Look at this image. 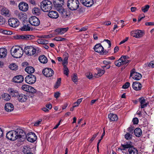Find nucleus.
Returning a JSON list of instances; mask_svg holds the SVG:
<instances>
[{
	"label": "nucleus",
	"instance_id": "30",
	"mask_svg": "<svg viewBox=\"0 0 154 154\" xmlns=\"http://www.w3.org/2000/svg\"><path fill=\"white\" fill-rule=\"evenodd\" d=\"M128 152L130 154H138L137 150L133 146L128 149Z\"/></svg>",
	"mask_w": 154,
	"mask_h": 154
},
{
	"label": "nucleus",
	"instance_id": "24",
	"mask_svg": "<svg viewBox=\"0 0 154 154\" xmlns=\"http://www.w3.org/2000/svg\"><path fill=\"white\" fill-rule=\"evenodd\" d=\"M7 54V49L4 48H0V58H3L5 57Z\"/></svg>",
	"mask_w": 154,
	"mask_h": 154
},
{
	"label": "nucleus",
	"instance_id": "23",
	"mask_svg": "<svg viewBox=\"0 0 154 154\" xmlns=\"http://www.w3.org/2000/svg\"><path fill=\"white\" fill-rule=\"evenodd\" d=\"M68 29V27L58 28L55 30V32H57V35H62L67 31Z\"/></svg>",
	"mask_w": 154,
	"mask_h": 154
},
{
	"label": "nucleus",
	"instance_id": "12",
	"mask_svg": "<svg viewBox=\"0 0 154 154\" xmlns=\"http://www.w3.org/2000/svg\"><path fill=\"white\" fill-rule=\"evenodd\" d=\"M42 73L45 76L50 77L53 75L54 72L53 70L51 68H45L43 70Z\"/></svg>",
	"mask_w": 154,
	"mask_h": 154
},
{
	"label": "nucleus",
	"instance_id": "44",
	"mask_svg": "<svg viewBox=\"0 0 154 154\" xmlns=\"http://www.w3.org/2000/svg\"><path fill=\"white\" fill-rule=\"evenodd\" d=\"M14 38L16 39H23V35H14Z\"/></svg>",
	"mask_w": 154,
	"mask_h": 154
},
{
	"label": "nucleus",
	"instance_id": "60",
	"mask_svg": "<svg viewBox=\"0 0 154 154\" xmlns=\"http://www.w3.org/2000/svg\"><path fill=\"white\" fill-rule=\"evenodd\" d=\"M146 26H152L154 25V22H148L145 23Z\"/></svg>",
	"mask_w": 154,
	"mask_h": 154
},
{
	"label": "nucleus",
	"instance_id": "5",
	"mask_svg": "<svg viewBox=\"0 0 154 154\" xmlns=\"http://www.w3.org/2000/svg\"><path fill=\"white\" fill-rule=\"evenodd\" d=\"M23 51L27 55L31 56L35 54L36 50L32 46H27L24 48Z\"/></svg>",
	"mask_w": 154,
	"mask_h": 154
},
{
	"label": "nucleus",
	"instance_id": "50",
	"mask_svg": "<svg viewBox=\"0 0 154 154\" xmlns=\"http://www.w3.org/2000/svg\"><path fill=\"white\" fill-rule=\"evenodd\" d=\"M146 65L147 66L149 67H154V61H152L149 63H148Z\"/></svg>",
	"mask_w": 154,
	"mask_h": 154
},
{
	"label": "nucleus",
	"instance_id": "40",
	"mask_svg": "<svg viewBox=\"0 0 154 154\" xmlns=\"http://www.w3.org/2000/svg\"><path fill=\"white\" fill-rule=\"evenodd\" d=\"M125 137L126 139L129 140L132 139V135L131 134L127 132L125 135Z\"/></svg>",
	"mask_w": 154,
	"mask_h": 154
},
{
	"label": "nucleus",
	"instance_id": "13",
	"mask_svg": "<svg viewBox=\"0 0 154 154\" xmlns=\"http://www.w3.org/2000/svg\"><path fill=\"white\" fill-rule=\"evenodd\" d=\"M94 49L96 52L100 53H103V54H106V53L104 52V48L100 44L96 45L94 47Z\"/></svg>",
	"mask_w": 154,
	"mask_h": 154
},
{
	"label": "nucleus",
	"instance_id": "63",
	"mask_svg": "<svg viewBox=\"0 0 154 154\" xmlns=\"http://www.w3.org/2000/svg\"><path fill=\"white\" fill-rule=\"evenodd\" d=\"M88 29V27L87 26H85L82 27L79 30V32H82V31H85L86 30H87Z\"/></svg>",
	"mask_w": 154,
	"mask_h": 154
},
{
	"label": "nucleus",
	"instance_id": "33",
	"mask_svg": "<svg viewBox=\"0 0 154 154\" xmlns=\"http://www.w3.org/2000/svg\"><path fill=\"white\" fill-rule=\"evenodd\" d=\"M132 78L135 80H138L140 79L142 77L141 75L139 73H135L132 76Z\"/></svg>",
	"mask_w": 154,
	"mask_h": 154
},
{
	"label": "nucleus",
	"instance_id": "41",
	"mask_svg": "<svg viewBox=\"0 0 154 154\" xmlns=\"http://www.w3.org/2000/svg\"><path fill=\"white\" fill-rule=\"evenodd\" d=\"M149 8V6L148 5H146L144 7H142V11L144 13L148 11Z\"/></svg>",
	"mask_w": 154,
	"mask_h": 154
},
{
	"label": "nucleus",
	"instance_id": "42",
	"mask_svg": "<svg viewBox=\"0 0 154 154\" xmlns=\"http://www.w3.org/2000/svg\"><path fill=\"white\" fill-rule=\"evenodd\" d=\"M61 78H59L57 79L56 84L54 86V88H57L60 85L61 83Z\"/></svg>",
	"mask_w": 154,
	"mask_h": 154
},
{
	"label": "nucleus",
	"instance_id": "36",
	"mask_svg": "<svg viewBox=\"0 0 154 154\" xmlns=\"http://www.w3.org/2000/svg\"><path fill=\"white\" fill-rule=\"evenodd\" d=\"M23 39L26 40H30L34 38L35 37L32 35H23Z\"/></svg>",
	"mask_w": 154,
	"mask_h": 154
},
{
	"label": "nucleus",
	"instance_id": "2",
	"mask_svg": "<svg viewBox=\"0 0 154 154\" xmlns=\"http://www.w3.org/2000/svg\"><path fill=\"white\" fill-rule=\"evenodd\" d=\"M23 48L19 46L13 47L11 50L12 56L15 58H20L23 55Z\"/></svg>",
	"mask_w": 154,
	"mask_h": 154
},
{
	"label": "nucleus",
	"instance_id": "16",
	"mask_svg": "<svg viewBox=\"0 0 154 154\" xmlns=\"http://www.w3.org/2000/svg\"><path fill=\"white\" fill-rule=\"evenodd\" d=\"M24 80V78L21 75H17L12 79V81L15 83H21Z\"/></svg>",
	"mask_w": 154,
	"mask_h": 154
},
{
	"label": "nucleus",
	"instance_id": "15",
	"mask_svg": "<svg viewBox=\"0 0 154 154\" xmlns=\"http://www.w3.org/2000/svg\"><path fill=\"white\" fill-rule=\"evenodd\" d=\"M18 7L20 10L23 11H26L29 8L28 4L27 3L24 2L20 3Z\"/></svg>",
	"mask_w": 154,
	"mask_h": 154
},
{
	"label": "nucleus",
	"instance_id": "64",
	"mask_svg": "<svg viewBox=\"0 0 154 154\" xmlns=\"http://www.w3.org/2000/svg\"><path fill=\"white\" fill-rule=\"evenodd\" d=\"M45 106L47 109H51L52 107V105L51 103L47 104Z\"/></svg>",
	"mask_w": 154,
	"mask_h": 154
},
{
	"label": "nucleus",
	"instance_id": "51",
	"mask_svg": "<svg viewBox=\"0 0 154 154\" xmlns=\"http://www.w3.org/2000/svg\"><path fill=\"white\" fill-rule=\"evenodd\" d=\"M134 128V127L130 126L127 129V131L128 132L131 134H133Z\"/></svg>",
	"mask_w": 154,
	"mask_h": 154
},
{
	"label": "nucleus",
	"instance_id": "28",
	"mask_svg": "<svg viewBox=\"0 0 154 154\" xmlns=\"http://www.w3.org/2000/svg\"><path fill=\"white\" fill-rule=\"evenodd\" d=\"M1 14L5 16H8L9 15V11L7 8L4 7L2 8L1 10Z\"/></svg>",
	"mask_w": 154,
	"mask_h": 154
},
{
	"label": "nucleus",
	"instance_id": "18",
	"mask_svg": "<svg viewBox=\"0 0 154 154\" xmlns=\"http://www.w3.org/2000/svg\"><path fill=\"white\" fill-rule=\"evenodd\" d=\"M59 12L61 14L62 17L63 18L69 17L70 15V11L69 10H66L63 9H60Z\"/></svg>",
	"mask_w": 154,
	"mask_h": 154
},
{
	"label": "nucleus",
	"instance_id": "46",
	"mask_svg": "<svg viewBox=\"0 0 154 154\" xmlns=\"http://www.w3.org/2000/svg\"><path fill=\"white\" fill-rule=\"evenodd\" d=\"M21 88L23 90L28 92V90L29 88V85H23L22 86Z\"/></svg>",
	"mask_w": 154,
	"mask_h": 154
},
{
	"label": "nucleus",
	"instance_id": "17",
	"mask_svg": "<svg viewBox=\"0 0 154 154\" xmlns=\"http://www.w3.org/2000/svg\"><path fill=\"white\" fill-rule=\"evenodd\" d=\"M48 15L49 17L52 19H57L59 17L58 13L55 11H49L48 13Z\"/></svg>",
	"mask_w": 154,
	"mask_h": 154
},
{
	"label": "nucleus",
	"instance_id": "19",
	"mask_svg": "<svg viewBox=\"0 0 154 154\" xmlns=\"http://www.w3.org/2000/svg\"><path fill=\"white\" fill-rule=\"evenodd\" d=\"M17 100L20 102H24L27 99V96L22 94H19L17 96Z\"/></svg>",
	"mask_w": 154,
	"mask_h": 154
},
{
	"label": "nucleus",
	"instance_id": "38",
	"mask_svg": "<svg viewBox=\"0 0 154 154\" xmlns=\"http://www.w3.org/2000/svg\"><path fill=\"white\" fill-rule=\"evenodd\" d=\"M21 30L22 31H29L30 30V27L28 25H25L22 27Z\"/></svg>",
	"mask_w": 154,
	"mask_h": 154
},
{
	"label": "nucleus",
	"instance_id": "43",
	"mask_svg": "<svg viewBox=\"0 0 154 154\" xmlns=\"http://www.w3.org/2000/svg\"><path fill=\"white\" fill-rule=\"evenodd\" d=\"M115 64L116 66L119 67L122 65V60L119 58V60L115 61Z\"/></svg>",
	"mask_w": 154,
	"mask_h": 154
},
{
	"label": "nucleus",
	"instance_id": "35",
	"mask_svg": "<svg viewBox=\"0 0 154 154\" xmlns=\"http://www.w3.org/2000/svg\"><path fill=\"white\" fill-rule=\"evenodd\" d=\"M37 42L39 44H46L48 43V40L42 38L38 39L37 40Z\"/></svg>",
	"mask_w": 154,
	"mask_h": 154
},
{
	"label": "nucleus",
	"instance_id": "61",
	"mask_svg": "<svg viewBox=\"0 0 154 154\" xmlns=\"http://www.w3.org/2000/svg\"><path fill=\"white\" fill-rule=\"evenodd\" d=\"M129 61L127 60H122V65H125L126 64L129 63Z\"/></svg>",
	"mask_w": 154,
	"mask_h": 154
},
{
	"label": "nucleus",
	"instance_id": "7",
	"mask_svg": "<svg viewBox=\"0 0 154 154\" xmlns=\"http://www.w3.org/2000/svg\"><path fill=\"white\" fill-rule=\"evenodd\" d=\"M29 22L31 25L34 26H38L40 24L39 19L35 16H32L29 19Z\"/></svg>",
	"mask_w": 154,
	"mask_h": 154
},
{
	"label": "nucleus",
	"instance_id": "10",
	"mask_svg": "<svg viewBox=\"0 0 154 154\" xmlns=\"http://www.w3.org/2000/svg\"><path fill=\"white\" fill-rule=\"evenodd\" d=\"M131 34L132 36L136 38H140L142 37L144 34V33L142 31L137 30L131 32Z\"/></svg>",
	"mask_w": 154,
	"mask_h": 154
},
{
	"label": "nucleus",
	"instance_id": "53",
	"mask_svg": "<svg viewBox=\"0 0 154 154\" xmlns=\"http://www.w3.org/2000/svg\"><path fill=\"white\" fill-rule=\"evenodd\" d=\"M130 86V83L129 82H126L124 85L122 86V88L124 89H127Z\"/></svg>",
	"mask_w": 154,
	"mask_h": 154
},
{
	"label": "nucleus",
	"instance_id": "48",
	"mask_svg": "<svg viewBox=\"0 0 154 154\" xmlns=\"http://www.w3.org/2000/svg\"><path fill=\"white\" fill-rule=\"evenodd\" d=\"M82 101V98L79 99L77 101L73 103L74 107H76L79 105L80 103Z\"/></svg>",
	"mask_w": 154,
	"mask_h": 154
},
{
	"label": "nucleus",
	"instance_id": "4",
	"mask_svg": "<svg viewBox=\"0 0 154 154\" xmlns=\"http://www.w3.org/2000/svg\"><path fill=\"white\" fill-rule=\"evenodd\" d=\"M79 2L78 0H68L67 5L69 9L72 11L77 10L79 7Z\"/></svg>",
	"mask_w": 154,
	"mask_h": 154
},
{
	"label": "nucleus",
	"instance_id": "54",
	"mask_svg": "<svg viewBox=\"0 0 154 154\" xmlns=\"http://www.w3.org/2000/svg\"><path fill=\"white\" fill-rule=\"evenodd\" d=\"M98 76L100 77L105 72V70L103 69H100L98 71Z\"/></svg>",
	"mask_w": 154,
	"mask_h": 154
},
{
	"label": "nucleus",
	"instance_id": "22",
	"mask_svg": "<svg viewBox=\"0 0 154 154\" xmlns=\"http://www.w3.org/2000/svg\"><path fill=\"white\" fill-rule=\"evenodd\" d=\"M5 108L7 112H10L14 110V106L11 103H7L5 104Z\"/></svg>",
	"mask_w": 154,
	"mask_h": 154
},
{
	"label": "nucleus",
	"instance_id": "29",
	"mask_svg": "<svg viewBox=\"0 0 154 154\" xmlns=\"http://www.w3.org/2000/svg\"><path fill=\"white\" fill-rule=\"evenodd\" d=\"M38 59L40 62L42 63H46L48 62L47 57L44 55H40Z\"/></svg>",
	"mask_w": 154,
	"mask_h": 154
},
{
	"label": "nucleus",
	"instance_id": "1",
	"mask_svg": "<svg viewBox=\"0 0 154 154\" xmlns=\"http://www.w3.org/2000/svg\"><path fill=\"white\" fill-rule=\"evenodd\" d=\"M7 138L11 140L15 141L18 139L20 142L24 141L25 137V132L21 129L17 128L16 130H11L6 134Z\"/></svg>",
	"mask_w": 154,
	"mask_h": 154
},
{
	"label": "nucleus",
	"instance_id": "8",
	"mask_svg": "<svg viewBox=\"0 0 154 154\" xmlns=\"http://www.w3.org/2000/svg\"><path fill=\"white\" fill-rule=\"evenodd\" d=\"M25 81L29 84H32L34 83L36 81V77L35 76L30 74L26 76Z\"/></svg>",
	"mask_w": 154,
	"mask_h": 154
},
{
	"label": "nucleus",
	"instance_id": "47",
	"mask_svg": "<svg viewBox=\"0 0 154 154\" xmlns=\"http://www.w3.org/2000/svg\"><path fill=\"white\" fill-rule=\"evenodd\" d=\"M63 67L64 73V74L67 76L68 74V72H69V69L66 65H64V66Z\"/></svg>",
	"mask_w": 154,
	"mask_h": 154
},
{
	"label": "nucleus",
	"instance_id": "3",
	"mask_svg": "<svg viewBox=\"0 0 154 154\" xmlns=\"http://www.w3.org/2000/svg\"><path fill=\"white\" fill-rule=\"evenodd\" d=\"M40 7L42 10L44 12H48L53 7L52 2L48 0H45L40 3Z\"/></svg>",
	"mask_w": 154,
	"mask_h": 154
},
{
	"label": "nucleus",
	"instance_id": "32",
	"mask_svg": "<svg viewBox=\"0 0 154 154\" xmlns=\"http://www.w3.org/2000/svg\"><path fill=\"white\" fill-rule=\"evenodd\" d=\"M25 71L28 74H32L35 71L34 69L32 66L27 67L25 69Z\"/></svg>",
	"mask_w": 154,
	"mask_h": 154
},
{
	"label": "nucleus",
	"instance_id": "26",
	"mask_svg": "<svg viewBox=\"0 0 154 154\" xmlns=\"http://www.w3.org/2000/svg\"><path fill=\"white\" fill-rule=\"evenodd\" d=\"M139 101L141 104L140 106L141 108H144L147 106L148 104L146 103L145 100L143 97L140 98Z\"/></svg>",
	"mask_w": 154,
	"mask_h": 154
},
{
	"label": "nucleus",
	"instance_id": "39",
	"mask_svg": "<svg viewBox=\"0 0 154 154\" xmlns=\"http://www.w3.org/2000/svg\"><path fill=\"white\" fill-rule=\"evenodd\" d=\"M9 68L12 70H16L18 69L17 66L15 63H12L9 65Z\"/></svg>",
	"mask_w": 154,
	"mask_h": 154
},
{
	"label": "nucleus",
	"instance_id": "21",
	"mask_svg": "<svg viewBox=\"0 0 154 154\" xmlns=\"http://www.w3.org/2000/svg\"><path fill=\"white\" fill-rule=\"evenodd\" d=\"M132 87L134 90L136 91H139L141 89L142 85L139 82L136 81L133 83Z\"/></svg>",
	"mask_w": 154,
	"mask_h": 154
},
{
	"label": "nucleus",
	"instance_id": "55",
	"mask_svg": "<svg viewBox=\"0 0 154 154\" xmlns=\"http://www.w3.org/2000/svg\"><path fill=\"white\" fill-rule=\"evenodd\" d=\"M86 76L89 79H91L93 78V75L92 73L88 72L86 74Z\"/></svg>",
	"mask_w": 154,
	"mask_h": 154
},
{
	"label": "nucleus",
	"instance_id": "58",
	"mask_svg": "<svg viewBox=\"0 0 154 154\" xmlns=\"http://www.w3.org/2000/svg\"><path fill=\"white\" fill-rule=\"evenodd\" d=\"M135 69H133L131 72L130 75V78L131 77V76H132L133 75L135 74V73H137V72H135Z\"/></svg>",
	"mask_w": 154,
	"mask_h": 154
},
{
	"label": "nucleus",
	"instance_id": "11",
	"mask_svg": "<svg viewBox=\"0 0 154 154\" xmlns=\"http://www.w3.org/2000/svg\"><path fill=\"white\" fill-rule=\"evenodd\" d=\"M63 3V0H55L53 2L54 6L59 11H60V9L63 8L62 6Z\"/></svg>",
	"mask_w": 154,
	"mask_h": 154
},
{
	"label": "nucleus",
	"instance_id": "57",
	"mask_svg": "<svg viewBox=\"0 0 154 154\" xmlns=\"http://www.w3.org/2000/svg\"><path fill=\"white\" fill-rule=\"evenodd\" d=\"M98 134V132L93 135V137L91 138V139L90 140L91 143L94 140V139L97 136Z\"/></svg>",
	"mask_w": 154,
	"mask_h": 154
},
{
	"label": "nucleus",
	"instance_id": "34",
	"mask_svg": "<svg viewBox=\"0 0 154 154\" xmlns=\"http://www.w3.org/2000/svg\"><path fill=\"white\" fill-rule=\"evenodd\" d=\"M10 94L12 97H17L19 93L17 91L11 89L10 91Z\"/></svg>",
	"mask_w": 154,
	"mask_h": 154
},
{
	"label": "nucleus",
	"instance_id": "49",
	"mask_svg": "<svg viewBox=\"0 0 154 154\" xmlns=\"http://www.w3.org/2000/svg\"><path fill=\"white\" fill-rule=\"evenodd\" d=\"M5 19L3 17L0 16V25H2L5 23Z\"/></svg>",
	"mask_w": 154,
	"mask_h": 154
},
{
	"label": "nucleus",
	"instance_id": "14",
	"mask_svg": "<svg viewBox=\"0 0 154 154\" xmlns=\"http://www.w3.org/2000/svg\"><path fill=\"white\" fill-rule=\"evenodd\" d=\"M132 146V143L131 141L126 142L125 144H121V148H119L121 151L125 150L126 149H129Z\"/></svg>",
	"mask_w": 154,
	"mask_h": 154
},
{
	"label": "nucleus",
	"instance_id": "27",
	"mask_svg": "<svg viewBox=\"0 0 154 154\" xmlns=\"http://www.w3.org/2000/svg\"><path fill=\"white\" fill-rule=\"evenodd\" d=\"M134 134L136 136L139 137L142 134V131L141 129L138 128H136L134 131Z\"/></svg>",
	"mask_w": 154,
	"mask_h": 154
},
{
	"label": "nucleus",
	"instance_id": "45",
	"mask_svg": "<svg viewBox=\"0 0 154 154\" xmlns=\"http://www.w3.org/2000/svg\"><path fill=\"white\" fill-rule=\"evenodd\" d=\"M29 89L28 90V92L32 93H35L36 91V90L32 87L29 85Z\"/></svg>",
	"mask_w": 154,
	"mask_h": 154
},
{
	"label": "nucleus",
	"instance_id": "62",
	"mask_svg": "<svg viewBox=\"0 0 154 154\" xmlns=\"http://www.w3.org/2000/svg\"><path fill=\"white\" fill-rule=\"evenodd\" d=\"M60 95V93L58 92H56L54 94V96L56 98H58Z\"/></svg>",
	"mask_w": 154,
	"mask_h": 154
},
{
	"label": "nucleus",
	"instance_id": "6",
	"mask_svg": "<svg viewBox=\"0 0 154 154\" xmlns=\"http://www.w3.org/2000/svg\"><path fill=\"white\" fill-rule=\"evenodd\" d=\"M25 137L24 138V141L26 138L27 140L31 143L34 142L37 139V137L36 135L33 133L30 132L28 133L27 135L25 133Z\"/></svg>",
	"mask_w": 154,
	"mask_h": 154
},
{
	"label": "nucleus",
	"instance_id": "9",
	"mask_svg": "<svg viewBox=\"0 0 154 154\" xmlns=\"http://www.w3.org/2000/svg\"><path fill=\"white\" fill-rule=\"evenodd\" d=\"M9 25L11 27L16 28L19 25V22L16 18H11L8 20Z\"/></svg>",
	"mask_w": 154,
	"mask_h": 154
},
{
	"label": "nucleus",
	"instance_id": "20",
	"mask_svg": "<svg viewBox=\"0 0 154 154\" xmlns=\"http://www.w3.org/2000/svg\"><path fill=\"white\" fill-rule=\"evenodd\" d=\"M80 2L84 5L87 7L91 6L94 4L93 0H80Z\"/></svg>",
	"mask_w": 154,
	"mask_h": 154
},
{
	"label": "nucleus",
	"instance_id": "25",
	"mask_svg": "<svg viewBox=\"0 0 154 154\" xmlns=\"http://www.w3.org/2000/svg\"><path fill=\"white\" fill-rule=\"evenodd\" d=\"M108 118L109 120L112 121H117L118 118L116 115L110 113L108 115Z\"/></svg>",
	"mask_w": 154,
	"mask_h": 154
},
{
	"label": "nucleus",
	"instance_id": "56",
	"mask_svg": "<svg viewBox=\"0 0 154 154\" xmlns=\"http://www.w3.org/2000/svg\"><path fill=\"white\" fill-rule=\"evenodd\" d=\"M63 56H64V60L68 61V54L66 52H65Z\"/></svg>",
	"mask_w": 154,
	"mask_h": 154
},
{
	"label": "nucleus",
	"instance_id": "37",
	"mask_svg": "<svg viewBox=\"0 0 154 154\" xmlns=\"http://www.w3.org/2000/svg\"><path fill=\"white\" fill-rule=\"evenodd\" d=\"M2 96L3 99L6 101L9 100L11 98V96L7 93H5Z\"/></svg>",
	"mask_w": 154,
	"mask_h": 154
},
{
	"label": "nucleus",
	"instance_id": "59",
	"mask_svg": "<svg viewBox=\"0 0 154 154\" xmlns=\"http://www.w3.org/2000/svg\"><path fill=\"white\" fill-rule=\"evenodd\" d=\"M133 123L134 124H137L138 122V119L137 118H134L133 120Z\"/></svg>",
	"mask_w": 154,
	"mask_h": 154
},
{
	"label": "nucleus",
	"instance_id": "52",
	"mask_svg": "<svg viewBox=\"0 0 154 154\" xmlns=\"http://www.w3.org/2000/svg\"><path fill=\"white\" fill-rule=\"evenodd\" d=\"M72 79L73 81L75 82L77 81V75L76 74H74L73 76L72 77Z\"/></svg>",
	"mask_w": 154,
	"mask_h": 154
},
{
	"label": "nucleus",
	"instance_id": "31",
	"mask_svg": "<svg viewBox=\"0 0 154 154\" xmlns=\"http://www.w3.org/2000/svg\"><path fill=\"white\" fill-rule=\"evenodd\" d=\"M32 13L35 16H38L40 14V9L38 8H34L32 10Z\"/></svg>",
	"mask_w": 154,
	"mask_h": 154
}]
</instances>
